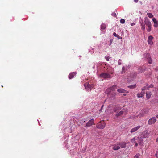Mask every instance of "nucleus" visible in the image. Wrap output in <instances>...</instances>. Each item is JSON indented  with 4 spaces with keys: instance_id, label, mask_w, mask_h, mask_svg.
I'll list each match as a JSON object with an SVG mask.
<instances>
[{
    "instance_id": "4468645a",
    "label": "nucleus",
    "mask_w": 158,
    "mask_h": 158,
    "mask_svg": "<svg viewBox=\"0 0 158 158\" xmlns=\"http://www.w3.org/2000/svg\"><path fill=\"white\" fill-rule=\"evenodd\" d=\"M146 56H148L147 60L148 61V62L150 64H151L152 63V60H151V58L150 57V55L149 54L147 53L146 54Z\"/></svg>"
},
{
    "instance_id": "f3484780",
    "label": "nucleus",
    "mask_w": 158,
    "mask_h": 158,
    "mask_svg": "<svg viewBox=\"0 0 158 158\" xmlns=\"http://www.w3.org/2000/svg\"><path fill=\"white\" fill-rule=\"evenodd\" d=\"M145 92H141V93H138L137 94V97L138 98H142L144 96Z\"/></svg>"
},
{
    "instance_id": "ddd939ff",
    "label": "nucleus",
    "mask_w": 158,
    "mask_h": 158,
    "mask_svg": "<svg viewBox=\"0 0 158 158\" xmlns=\"http://www.w3.org/2000/svg\"><path fill=\"white\" fill-rule=\"evenodd\" d=\"M76 74L75 72H73L70 73L69 75V79H71L73 77H74Z\"/></svg>"
},
{
    "instance_id": "de8ad7c7",
    "label": "nucleus",
    "mask_w": 158,
    "mask_h": 158,
    "mask_svg": "<svg viewBox=\"0 0 158 158\" xmlns=\"http://www.w3.org/2000/svg\"><path fill=\"white\" fill-rule=\"evenodd\" d=\"M123 95H124V96H125V95H126V94H123Z\"/></svg>"
},
{
    "instance_id": "e433bc0d",
    "label": "nucleus",
    "mask_w": 158,
    "mask_h": 158,
    "mask_svg": "<svg viewBox=\"0 0 158 158\" xmlns=\"http://www.w3.org/2000/svg\"><path fill=\"white\" fill-rule=\"evenodd\" d=\"M112 15L114 17L116 16V14L115 13H112Z\"/></svg>"
},
{
    "instance_id": "b1692460",
    "label": "nucleus",
    "mask_w": 158,
    "mask_h": 158,
    "mask_svg": "<svg viewBox=\"0 0 158 158\" xmlns=\"http://www.w3.org/2000/svg\"><path fill=\"white\" fill-rule=\"evenodd\" d=\"M152 25H149L147 26L148 28L147 29V31L148 32H150L151 30V28H152Z\"/></svg>"
},
{
    "instance_id": "f03ea898",
    "label": "nucleus",
    "mask_w": 158,
    "mask_h": 158,
    "mask_svg": "<svg viewBox=\"0 0 158 158\" xmlns=\"http://www.w3.org/2000/svg\"><path fill=\"white\" fill-rule=\"evenodd\" d=\"M105 125L106 124L105 123H102L101 121H100L96 125V127L98 128L102 129L105 127Z\"/></svg>"
},
{
    "instance_id": "7ed1b4c3",
    "label": "nucleus",
    "mask_w": 158,
    "mask_h": 158,
    "mask_svg": "<svg viewBox=\"0 0 158 158\" xmlns=\"http://www.w3.org/2000/svg\"><path fill=\"white\" fill-rule=\"evenodd\" d=\"M100 77L104 78H111V75L107 73H102L100 75Z\"/></svg>"
},
{
    "instance_id": "1a4fd4ad",
    "label": "nucleus",
    "mask_w": 158,
    "mask_h": 158,
    "mask_svg": "<svg viewBox=\"0 0 158 158\" xmlns=\"http://www.w3.org/2000/svg\"><path fill=\"white\" fill-rule=\"evenodd\" d=\"M144 22L145 24L147 26L149 25H151V22L147 18L145 19Z\"/></svg>"
},
{
    "instance_id": "6e6552de",
    "label": "nucleus",
    "mask_w": 158,
    "mask_h": 158,
    "mask_svg": "<svg viewBox=\"0 0 158 158\" xmlns=\"http://www.w3.org/2000/svg\"><path fill=\"white\" fill-rule=\"evenodd\" d=\"M126 143L124 142H120L118 143V145L122 148H124L126 146Z\"/></svg>"
},
{
    "instance_id": "0eeeda50",
    "label": "nucleus",
    "mask_w": 158,
    "mask_h": 158,
    "mask_svg": "<svg viewBox=\"0 0 158 158\" xmlns=\"http://www.w3.org/2000/svg\"><path fill=\"white\" fill-rule=\"evenodd\" d=\"M112 149L114 150H117L119 149L120 148L119 145H118V143L117 144H115L113 145Z\"/></svg>"
},
{
    "instance_id": "4c0bfd02",
    "label": "nucleus",
    "mask_w": 158,
    "mask_h": 158,
    "mask_svg": "<svg viewBox=\"0 0 158 158\" xmlns=\"http://www.w3.org/2000/svg\"><path fill=\"white\" fill-rule=\"evenodd\" d=\"M155 70L156 71H158V67H157L156 68H155Z\"/></svg>"
},
{
    "instance_id": "473e14b6",
    "label": "nucleus",
    "mask_w": 158,
    "mask_h": 158,
    "mask_svg": "<svg viewBox=\"0 0 158 158\" xmlns=\"http://www.w3.org/2000/svg\"><path fill=\"white\" fill-rule=\"evenodd\" d=\"M155 156L157 158H158V149H157L156 152V153L155 155Z\"/></svg>"
},
{
    "instance_id": "49530a36",
    "label": "nucleus",
    "mask_w": 158,
    "mask_h": 158,
    "mask_svg": "<svg viewBox=\"0 0 158 158\" xmlns=\"http://www.w3.org/2000/svg\"><path fill=\"white\" fill-rule=\"evenodd\" d=\"M121 59H119V61H121Z\"/></svg>"
},
{
    "instance_id": "c85d7f7f",
    "label": "nucleus",
    "mask_w": 158,
    "mask_h": 158,
    "mask_svg": "<svg viewBox=\"0 0 158 158\" xmlns=\"http://www.w3.org/2000/svg\"><path fill=\"white\" fill-rule=\"evenodd\" d=\"M88 85H89V83H86L84 84V86L85 87V88H87Z\"/></svg>"
},
{
    "instance_id": "58836bf2",
    "label": "nucleus",
    "mask_w": 158,
    "mask_h": 158,
    "mask_svg": "<svg viewBox=\"0 0 158 158\" xmlns=\"http://www.w3.org/2000/svg\"><path fill=\"white\" fill-rule=\"evenodd\" d=\"M134 1L135 3H137L138 2L139 0H134Z\"/></svg>"
},
{
    "instance_id": "412c9836",
    "label": "nucleus",
    "mask_w": 158,
    "mask_h": 158,
    "mask_svg": "<svg viewBox=\"0 0 158 158\" xmlns=\"http://www.w3.org/2000/svg\"><path fill=\"white\" fill-rule=\"evenodd\" d=\"M113 35L114 36L116 37L118 39H122V37H121L119 35L116 34V33L115 32H114L113 34Z\"/></svg>"
},
{
    "instance_id": "c9c22d12",
    "label": "nucleus",
    "mask_w": 158,
    "mask_h": 158,
    "mask_svg": "<svg viewBox=\"0 0 158 158\" xmlns=\"http://www.w3.org/2000/svg\"><path fill=\"white\" fill-rule=\"evenodd\" d=\"M153 87V85L151 84L149 86H148V88H152Z\"/></svg>"
},
{
    "instance_id": "9b49d317",
    "label": "nucleus",
    "mask_w": 158,
    "mask_h": 158,
    "mask_svg": "<svg viewBox=\"0 0 158 158\" xmlns=\"http://www.w3.org/2000/svg\"><path fill=\"white\" fill-rule=\"evenodd\" d=\"M152 21L154 23V27H157L158 26V21H157L155 18H153Z\"/></svg>"
},
{
    "instance_id": "4be33fe9",
    "label": "nucleus",
    "mask_w": 158,
    "mask_h": 158,
    "mask_svg": "<svg viewBox=\"0 0 158 158\" xmlns=\"http://www.w3.org/2000/svg\"><path fill=\"white\" fill-rule=\"evenodd\" d=\"M127 87L130 89H134L136 87V84L128 86Z\"/></svg>"
},
{
    "instance_id": "bb28decb",
    "label": "nucleus",
    "mask_w": 158,
    "mask_h": 158,
    "mask_svg": "<svg viewBox=\"0 0 158 158\" xmlns=\"http://www.w3.org/2000/svg\"><path fill=\"white\" fill-rule=\"evenodd\" d=\"M101 28L102 29H105L106 27V26L105 24H102L101 25Z\"/></svg>"
},
{
    "instance_id": "a211bd4d",
    "label": "nucleus",
    "mask_w": 158,
    "mask_h": 158,
    "mask_svg": "<svg viewBox=\"0 0 158 158\" xmlns=\"http://www.w3.org/2000/svg\"><path fill=\"white\" fill-rule=\"evenodd\" d=\"M124 112L123 111H121L120 112H116V114L115 115L116 116L118 117L119 116H121L123 115V114Z\"/></svg>"
},
{
    "instance_id": "a878e982",
    "label": "nucleus",
    "mask_w": 158,
    "mask_h": 158,
    "mask_svg": "<svg viewBox=\"0 0 158 158\" xmlns=\"http://www.w3.org/2000/svg\"><path fill=\"white\" fill-rule=\"evenodd\" d=\"M148 16L150 18H152L153 17V15L151 13H147Z\"/></svg>"
},
{
    "instance_id": "79ce46f5",
    "label": "nucleus",
    "mask_w": 158,
    "mask_h": 158,
    "mask_svg": "<svg viewBox=\"0 0 158 158\" xmlns=\"http://www.w3.org/2000/svg\"><path fill=\"white\" fill-rule=\"evenodd\" d=\"M118 63L119 65H121V62H119V61H118Z\"/></svg>"
},
{
    "instance_id": "f257e3e1",
    "label": "nucleus",
    "mask_w": 158,
    "mask_h": 158,
    "mask_svg": "<svg viewBox=\"0 0 158 158\" xmlns=\"http://www.w3.org/2000/svg\"><path fill=\"white\" fill-rule=\"evenodd\" d=\"M117 88V86L116 85H114L112 87L108 88L106 90L105 93L107 95L109 94H110L113 91H114Z\"/></svg>"
},
{
    "instance_id": "f704fd0d",
    "label": "nucleus",
    "mask_w": 158,
    "mask_h": 158,
    "mask_svg": "<svg viewBox=\"0 0 158 158\" xmlns=\"http://www.w3.org/2000/svg\"><path fill=\"white\" fill-rule=\"evenodd\" d=\"M139 156L140 155L139 154H136L134 158H139Z\"/></svg>"
},
{
    "instance_id": "aec40b11",
    "label": "nucleus",
    "mask_w": 158,
    "mask_h": 158,
    "mask_svg": "<svg viewBox=\"0 0 158 158\" xmlns=\"http://www.w3.org/2000/svg\"><path fill=\"white\" fill-rule=\"evenodd\" d=\"M146 97L148 99H149L151 96V92L148 91L146 93Z\"/></svg>"
},
{
    "instance_id": "37998d69",
    "label": "nucleus",
    "mask_w": 158,
    "mask_h": 158,
    "mask_svg": "<svg viewBox=\"0 0 158 158\" xmlns=\"http://www.w3.org/2000/svg\"><path fill=\"white\" fill-rule=\"evenodd\" d=\"M156 142H158V138L156 139Z\"/></svg>"
},
{
    "instance_id": "393cba45",
    "label": "nucleus",
    "mask_w": 158,
    "mask_h": 158,
    "mask_svg": "<svg viewBox=\"0 0 158 158\" xmlns=\"http://www.w3.org/2000/svg\"><path fill=\"white\" fill-rule=\"evenodd\" d=\"M126 71V69L125 67L124 66H123L122 68V70L121 71V73L123 74Z\"/></svg>"
},
{
    "instance_id": "ea45409f",
    "label": "nucleus",
    "mask_w": 158,
    "mask_h": 158,
    "mask_svg": "<svg viewBox=\"0 0 158 158\" xmlns=\"http://www.w3.org/2000/svg\"><path fill=\"white\" fill-rule=\"evenodd\" d=\"M135 143V146L137 147L138 146L137 143L136 142Z\"/></svg>"
},
{
    "instance_id": "dca6fc26",
    "label": "nucleus",
    "mask_w": 158,
    "mask_h": 158,
    "mask_svg": "<svg viewBox=\"0 0 158 158\" xmlns=\"http://www.w3.org/2000/svg\"><path fill=\"white\" fill-rule=\"evenodd\" d=\"M146 69L145 67H140L138 69V71L139 73H142Z\"/></svg>"
},
{
    "instance_id": "a18cd8bd",
    "label": "nucleus",
    "mask_w": 158,
    "mask_h": 158,
    "mask_svg": "<svg viewBox=\"0 0 158 158\" xmlns=\"http://www.w3.org/2000/svg\"><path fill=\"white\" fill-rule=\"evenodd\" d=\"M103 106H102V107H101V109H102V107H103Z\"/></svg>"
},
{
    "instance_id": "9d476101",
    "label": "nucleus",
    "mask_w": 158,
    "mask_h": 158,
    "mask_svg": "<svg viewBox=\"0 0 158 158\" xmlns=\"http://www.w3.org/2000/svg\"><path fill=\"white\" fill-rule=\"evenodd\" d=\"M117 91L119 93H128V91H126V90H124L123 89H122V88H120V89H118Z\"/></svg>"
},
{
    "instance_id": "cd10ccee",
    "label": "nucleus",
    "mask_w": 158,
    "mask_h": 158,
    "mask_svg": "<svg viewBox=\"0 0 158 158\" xmlns=\"http://www.w3.org/2000/svg\"><path fill=\"white\" fill-rule=\"evenodd\" d=\"M94 86L93 85V84L90 85L89 83V85H88V86L87 88H88L89 89H91Z\"/></svg>"
},
{
    "instance_id": "2eb2a0df",
    "label": "nucleus",
    "mask_w": 158,
    "mask_h": 158,
    "mask_svg": "<svg viewBox=\"0 0 158 158\" xmlns=\"http://www.w3.org/2000/svg\"><path fill=\"white\" fill-rule=\"evenodd\" d=\"M140 126H138L136 127H134V128H132L131 131V133L133 132H134L135 131L138 129L140 128Z\"/></svg>"
},
{
    "instance_id": "c03bdc74",
    "label": "nucleus",
    "mask_w": 158,
    "mask_h": 158,
    "mask_svg": "<svg viewBox=\"0 0 158 158\" xmlns=\"http://www.w3.org/2000/svg\"><path fill=\"white\" fill-rule=\"evenodd\" d=\"M156 117L157 118H158V115H156Z\"/></svg>"
},
{
    "instance_id": "a19ab883",
    "label": "nucleus",
    "mask_w": 158,
    "mask_h": 158,
    "mask_svg": "<svg viewBox=\"0 0 158 158\" xmlns=\"http://www.w3.org/2000/svg\"><path fill=\"white\" fill-rule=\"evenodd\" d=\"M135 24V23H131V26H133V25H134Z\"/></svg>"
},
{
    "instance_id": "c756f323",
    "label": "nucleus",
    "mask_w": 158,
    "mask_h": 158,
    "mask_svg": "<svg viewBox=\"0 0 158 158\" xmlns=\"http://www.w3.org/2000/svg\"><path fill=\"white\" fill-rule=\"evenodd\" d=\"M135 138H133L131 140V142H132V143H136L135 141Z\"/></svg>"
},
{
    "instance_id": "39448f33",
    "label": "nucleus",
    "mask_w": 158,
    "mask_h": 158,
    "mask_svg": "<svg viewBox=\"0 0 158 158\" xmlns=\"http://www.w3.org/2000/svg\"><path fill=\"white\" fill-rule=\"evenodd\" d=\"M94 124V120L93 119H92L89 121L88 122L86 123L85 126L86 127H89Z\"/></svg>"
},
{
    "instance_id": "20e7f679",
    "label": "nucleus",
    "mask_w": 158,
    "mask_h": 158,
    "mask_svg": "<svg viewBox=\"0 0 158 158\" xmlns=\"http://www.w3.org/2000/svg\"><path fill=\"white\" fill-rule=\"evenodd\" d=\"M156 120L155 117H153L150 118L148 122V123L149 125H152L154 124L156 122Z\"/></svg>"
},
{
    "instance_id": "72a5a7b5",
    "label": "nucleus",
    "mask_w": 158,
    "mask_h": 158,
    "mask_svg": "<svg viewBox=\"0 0 158 158\" xmlns=\"http://www.w3.org/2000/svg\"><path fill=\"white\" fill-rule=\"evenodd\" d=\"M147 88H148V86H146L142 88V91H144V90H145L146 89H147Z\"/></svg>"
},
{
    "instance_id": "423d86ee",
    "label": "nucleus",
    "mask_w": 158,
    "mask_h": 158,
    "mask_svg": "<svg viewBox=\"0 0 158 158\" xmlns=\"http://www.w3.org/2000/svg\"><path fill=\"white\" fill-rule=\"evenodd\" d=\"M116 95V94L113 91V92H112L111 93H110V94H109L107 96L108 97L110 98H114Z\"/></svg>"
},
{
    "instance_id": "5701e85b",
    "label": "nucleus",
    "mask_w": 158,
    "mask_h": 158,
    "mask_svg": "<svg viewBox=\"0 0 158 158\" xmlns=\"http://www.w3.org/2000/svg\"><path fill=\"white\" fill-rule=\"evenodd\" d=\"M141 29L143 30H145V24L142 22L141 24Z\"/></svg>"
},
{
    "instance_id": "6ab92c4d",
    "label": "nucleus",
    "mask_w": 158,
    "mask_h": 158,
    "mask_svg": "<svg viewBox=\"0 0 158 158\" xmlns=\"http://www.w3.org/2000/svg\"><path fill=\"white\" fill-rule=\"evenodd\" d=\"M121 109V107L119 106H117L114 107V111L115 112H117L118 110H119Z\"/></svg>"
},
{
    "instance_id": "2f4dec72",
    "label": "nucleus",
    "mask_w": 158,
    "mask_h": 158,
    "mask_svg": "<svg viewBox=\"0 0 158 158\" xmlns=\"http://www.w3.org/2000/svg\"><path fill=\"white\" fill-rule=\"evenodd\" d=\"M120 23H125V20L124 19H121L120 20Z\"/></svg>"
},
{
    "instance_id": "7c9ffc66",
    "label": "nucleus",
    "mask_w": 158,
    "mask_h": 158,
    "mask_svg": "<svg viewBox=\"0 0 158 158\" xmlns=\"http://www.w3.org/2000/svg\"><path fill=\"white\" fill-rule=\"evenodd\" d=\"M105 58L107 61H109V60L110 57L109 56H105Z\"/></svg>"
},
{
    "instance_id": "f8f14e48",
    "label": "nucleus",
    "mask_w": 158,
    "mask_h": 158,
    "mask_svg": "<svg viewBox=\"0 0 158 158\" xmlns=\"http://www.w3.org/2000/svg\"><path fill=\"white\" fill-rule=\"evenodd\" d=\"M153 37L152 36H150L148 38V42L149 44H151L152 43V40Z\"/></svg>"
}]
</instances>
